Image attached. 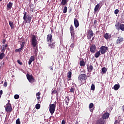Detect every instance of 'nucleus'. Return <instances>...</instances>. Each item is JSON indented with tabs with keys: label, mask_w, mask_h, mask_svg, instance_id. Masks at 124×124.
<instances>
[{
	"label": "nucleus",
	"mask_w": 124,
	"mask_h": 124,
	"mask_svg": "<svg viewBox=\"0 0 124 124\" xmlns=\"http://www.w3.org/2000/svg\"><path fill=\"white\" fill-rule=\"evenodd\" d=\"M105 124V120H103V118H100L96 121L95 124Z\"/></svg>",
	"instance_id": "nucleus-14"
},
{
	"label": "nucleus",
	"mask_w": 124,
	"mask_h": 124,
	"mask_svg": "<svg viewBox=\"0 0 124 124\" xmlns=\"http://www.w3.org/2000/svg\"><path fill=\"white\" fill-rule=\"evenodd\" d=\"M4 107L7 113H11V112H12V107L11 106V104L8 103Z\"/></svg>",
	"instance_id": "nucleus-4"
},
{
	"label": "nucleus",
	"mask_w": 124,
	"mask_h": 124,
	"mask_svg": "<svg viewBox=\"0 0 124 124\" xmlns=\"http://www.w3.org/2000/svg\"><path fill=\"white\" fill-rule=\"evenodd\" d=\"M34 57H37V52H34Z\"/></svg>",
	"instance_id": "nucleus-55"
},
{
	"label": "nucleus",
	"mask_w": 124,
	"mask_h": 124,
	"mask_svg": "<svg viewBox=\"0 0 124 124\" xmlns=\"http://www.w3.org/2000/svg\"><path fill=\"white\" fill-rule=\"evenodd\" d=\"M79 64L80 66H85L86 64L85 63V62L84 61H80L79 62Z\"/></svg>",
	"instance_id": "nucleus-33"
},
{
	"label": "nucleus",
	"mask_w": 124,
	"mask_h": 124,
	"mask_svg": "<svg viewBox=\"0 0 124 124\" xmlns=\"http://www.w3.org/2000/svg\"><path fill=\"white\" fill-rule=\"evenodd\" d=\"M100 7V4L98 3L94 8V12H97L98 11V9H99V7Z\"/></svg>",
	"instance_id": "nucleus-24"
},
{
	"label": "nucleus",
	"mask_w": 124,
	"mask_h": 124,
	"mask_svg": "<svg viewBox=\"0 0 124 124\" xmlns=\"http://www.w3.org/2000/svg\"><path fill=\"white\" fill-rule=\"evenodd\" d=\"M31 44L33 47H35L37 45V40L36 39V36L34 34L31 35Z\"/></svg>",
	"instance_id": "nucleus-3"
},
{
	"label": "nucleus",
	"mask_w": 124,
	"mask_h": 124,
	"mask_svg": "<svg viewBox=\"0 0 124 124\" xmlns=\"http://www.w3.org/2000/svg\"><path fill=\"white\" fill-rule=\"evenodd\" d=\"M94 108H95V107H94V105H93V103H91L89 104V109L91 113H93V110H94Z\"/></svg>",
	"instance_id": "nucleus-15"
},
{
	"label": "nucleus",
	"mask_w": 124,
	"mask_h": 124,
	"mask_svg": "<svg viewBox=\"0 0 124 124\" xmlns=\"http://www.w3.org/2000/svg\"><path fill=\"white\" fill-rule=\"evenodd\" d=\"M87 70L88 72H92V71L93 70V65L90 64L89 66H88Z\"/></svg>",
	"instance_id": "nucleus-21"
},
{
	"label": "nucleus",
	"mask_w": 124,
	"mask_h": 124,
	"mask_svg": "<svg viewBox=\"0 0 124 124\" xmlns=\"http://www.w3.org/2000/svg\"><path fill=\"white\" fill-rule=\"evenodd\" d=\"M107 71V68L103 67V68H102L101 73H102V75L105 74V73H106Z\"/></svg>",
	"instance_id": "nucleus-25"
},
{
	"label": "nucleus",
	"mask_w": 124,
	"mask_h": 124,
	"mask_svg": "<svg viewBox=\"0 0 124 124\" xmlns=\"http://www.w3.org/2000/svg\"><path fill=\"white\" fill-rule=\"evenodd\" d=\"M69 13H71V11H72V8L70 7L68 10Z\"/></svg>",
	"instance_id": "nucleus-49"
},
{
	"label": "nucleus",
	"mask_w": 124,
	"mask_h": 124,
	"mask_svg": "<svg viewBox=\"0 0 124 124\" xmlns=\"http://www.w3.org/2000/svg\"><path fill=\"white\" fill-rule=\"evenodd\" d=\"M80 73L81 74H82V73H86V70H83V71H80Z\"/></svg>",
	"instance_id": "nucleus-52"
},
{
	"label": "nucleus",
	"mask_w": 124,
	"mask_h": 124,
	"mask_svg": "<svg viewBox=\"0 0 124 124\" xmlns=\"http://www.w3.org/2000/svg\"><path fill=\"white\" fill-rule=\"evenodd\" d=\"M124 37L122 36H119L117 38V39L116 41V45H119V44H121V43H123L124 42Z\"/></svg>",
	"instance_id": "nucleus-10"
},
{
	"label": "nucleus",
	"mask_w": 124,
	"mask_h": 124,
	"mask_svg": "<svg viewBox=\"0 0 124 124\" xmlns=\"http://www.w3.org/2000/svg\"><path fill=\"white\" fill-rule=\"evenodd\" d=\"M1 97V95L0 94V98Z\"/></svg>",
	"instance_id": "nucleus-63"
},
{
	"label": "nucleus",
	"mask_w": 124,
	"mask_h": 124,
	"mask_svg": "<svg viewBox=\"0 0 124 124\" xmlns=\"http://www.w3.org/2000/svg\"><path fill=\"white\" fill-rule=\"evenodd\" d=\"M26 77L29 82L30 83H31V84H32V83L34 82L35 79H34V78H33V76H32V75H30V74H27Z\"/></svg>",
	"instance_id": "nucleus-6"
},
{
	"label": "nucleus",
	"mask_w": 124,
	"mask_h": 124,
	"mask_svg": "<svg viewBox=\"0 0 124 124\" xmlns=\"http://www.w3.org/2000/svg\"><path fill=\"white\" fill-rule=\"evenodd\" d=\"M9 24L11 28V30H14V22H13V21H9Z\"/></svg>",
	"instance_id": "nucleus-22"
},
{
	"label": "nucleus",
	"mask_w": 124,
	"mask_h": 124,
	"mask_svg": "<svg viewBox=\"0 0 124 124\" xmlns=\"http://www.w3.org/2000/svg\"><path fill=\"white\" fill-rule=\"evenodd\" d=\"M67 2H68L67 0H62L61 5H65L67 4Z\"/></svg>",
	"instance_id": "nucleus-26"
},
{
	"label": "nucleus",
	"mask_w": 124,
	"mask_h": 124,
	"mask_svg": "<svg viewBox=\"0 0 124 124\" xmlns=\"http://www.w3.org/2000/svg\"><path fill=\"white\" fill-rule=\"evenodd\" d=\"M71 35L72 36V39H74L75 38V32L71 33Z\"/></svg>",
	"instance_id": "nucleus-39"
},
{
	"label": "nucleus",
	"mask_w": 124,
	"mask_h": 124,
	"mask_svg": "<svg viewBox=\"0 0 124 124\" xmlns=\"http://www.w3.org/2000/svg\"><path fill=\"white\" fill-rule=\"evenodd\" d=\"M75 91V88L73 87H71V89H70V93H74V91Z\"/></svg>",
	"instance_id": "nucleus-37"
},
{
	"label": "nucleus",
	"mask_w": 124,
	"mask_h": 124,
	"mask_svg": "<svg viewBox=\"0 0 124 124\" xmlns=\"http://www.w3.org/2000/svg\"><path fill=\"white\" fill-rule=\"evenodd\" d=\"M119 124V121H118V120H116L114 122V124Z\"/></svg>",
	"instance_id": "nucleus-54"
},
{
	"label": "nucleus",
	"mask_w": 124,
	"mask_h": 124,
	"mask_svg": "<svg viewBox=\"0 0 124 124\" xmlns=\"http://www.w3.org/2000/svg\"><path fill=\"white\" fill-rule=\"evenodd\" d=\"M23 20L26 24H30L31 21V16L30 15H27V12L23 13Z\"/></svg>",
	"instance_id": "nucleus-2"
},
{
	"label": "nucleus",
	"mask_w": 124,
	"mask_h": 124,
	"mask_svg": "<svg viewBox=\"0 0 124 124\" xmlns=\"http://www.w3.org/2000/svg\"><path fill=\"white\" fill-rule=\"evenodd\" d=\"M34 53H37V49H35V50Z\"/></svg>",
	"instance_id": "nucleus-58"
},
{
	"label": "nucleus",
	"mask_w": 124,
	"mask_h": 124,
	"mask_svg": "<svg viewBox=\"0 0 124 124\" xmlns=\"http://www.w3.org/2000/svg\"><path fill=\"white\" fill-rule=\"evenodd\" d=\"M1 84H3V81H1Z\"/></svg>",
	"instance_id": "nucleus-60"
},
{
	"label": "nucleus",
	"mask_w": 124,
	"mask_h": 124,
	"mask_svg": "<svg viewBox=\"0 0 124 124\" xmlns=\"http://www.w3.org/2000/svg\"><path fill=\"white\" fill-rule=\"evenodd\" d=\"M97 23V20H95L93 22V26H95V25H96V23Z\"/></svg>",
	"instance_id": "nucleus-47"
},
{
	"label": "nucleus",
	"mask_w": 124,
	"mask_h": 124,
	"mask_svg": "<svg viewBox=\"0 0 124 124\" xmlns=\"http://www.w3.org/2000/svg\"><path fill=\"white\" fill-rule=\"evenodd\" d=\"M94 40V37H93V38H92V40Z\"/></svg>",
	"instance_id": "nucleus-59"
},
{
	"label": "nucleus",
	"mask_w": 124,
	"mask_h": 124,
	"mask_svg": "<svg viewBox=\"0 0 124 124\" xmlns=\"http://www.w3.org/2000/svg\"><path fill=\"white\" fill-rule=\"evenodd\" d=\"M108 47L106 46H102L100 48L99 51L101 54H105V53H106V52H107V51H108Z\"/></svg>",
	"instance_id": "nucleus-7"
},
{
	"label": "nucleus",
	"mask_w": 124,
	"mask_h": 124,
	"mask_svg": "<svg viewBox=\"0 0 124 124\" xmlns=\"http://www.w3.org/2000/svg\"><path fill=\"white\" fill-rule=\"evenodd\" d=\"M16 124H21V121H20V119L18 118L16 120Z\"/></svg>",
	"instance_id": "nucleus-41"
},
{
	"label": "nucleus",
	"mask_w": 124,
	"mask_h": 124,
	"mask_svg": "<svg viewBox=\"0 0 124 124\" xmlns=\"http://www.w3.org/2000/svg\"><path fill=\"white\" fill-rule=\"evenodd\" d=\"M20 97V96L18 94H16L14 96L15 99H19V98Z\"/></svg>",
	"instance_id": "nucleus-40"
},
{
	"label": "nucleus",
	"mask_w": 124,
	"mask_h": 124,
	"mask_svg": "<svg viewBox=\"0 0 124 124\" xmlns=\"http://www.w3.org/2000/svg\"><path fill=\"white\" fill-rule=\"evenodd\" d=\"M0 1H2V0H0Z\"/></svg>",
	"instance_id": "nucleus-64"
},
{
	"label": "nucleus",
	"mask_w": 124,
	"mask_h": 124,
	"mask_svg": "<svg viewBox=\"0 0 124 124\" xmlns=\"http://www.w3.org/2000/svg\"><path fill=\"white\" fill-rule=\"evenodd\" d=\"M110 116V114L108 112H106L103 114L102 118L101 119H103V120H106V119H108L109 118V116Z\"/></svg>",
	"instance_id": "nucleus-17"
},
{
	"label": "nucleus",
	"mask_w": 124,
	"mask_h": 124,
	"mask_svg": "<svg viewBox=\"0 0 124 124\" xmlns=\"http://www.w3.org/2000/svg\"><path fill=\"white\" fill-rule=\"evenodd\" d=\"M65 123H66L65 120H62L61 124H65Z\"/></svg>",
	"instance_id": "nucleus-50"
},
{
	"label": "nucleus",
	"mask_w": 124,
	"mask_h": 124,
	"mask_svg": "<svg viewBox=\"0 0 124 124\" xmlns=\"http://www.w3.org/2000/svg\"><path fill=\"white\" fill-rule=\"evenodd\" d=\"M115 27L117 28V29H119V28L120 30L124 31V24H122L120 22H117L115 24Z\"/></svg>",
	"instance_id": "nucleus-9"
},
{
	"label": "nucleus",
	"mask_w": 124,
	"mask_h": 124,
	"mask_svg": "<svg viewBox=\"0 0 124 124\" xmlns=\"http://www.w3.org/2000/svg\"><path fill=\"white\" fill-rule=\"evenodd\" d=\"M66 12H67V7H66V6H65L63 9V13H66Z\"/></svg>",
	"instance_id": "nucleus-34"
},
{
	"label": "nucleus",
	"mask_w": 124,
	"mask_h": 124,
	"mask_svg": "<svg viewBox=\"0 0 124 124\" xmlns=\"http://www.w3.org/2000/svg\"><path fill=\"white\" fill-rule=\"evenodd\" d=\"M47 42H51L53 41V35L52 34H48L46 37Z\"/></svg>",
	"instance_id": "nucleus-13"
},
{
	"label": "nucleus",
	"mask_w": 124,
	"mask_h": 124,
	"mask_svg": "<svg viewBox=\"0 0 124 124\" xmlns=\"http://www.w3.org/2000/svg\"><path fill=\"white\" fill-rule=\"evenodd\" d=\"M91 90V91H94V90H95V86H94V84H92Z\"/></svg>",
	"instance_id": "nucleus-35"
},
{
	"label": "nucleus",
	"mask_w": 124,
	"mask_h": 124,
	"mask_svg": "<svg viewBox=\"0 0 124 124\" xmlns=\"http://www.w3.org/2000/svg\"><path fill=\"white\" fill-rule=\"evenodd\" d=\"M74 25L76 29H77L79 27V21L77 18H74Z\"/></svg>",
	"instance_id": "nucleus-19"
},
{
	"label": "nucleus",
	"mask_w": 124,
	"mask_h": 124,
	"mask_svg": "<svg viewBox=\"0 0 124 124\" xmlns=\"http://www.w3.org/2000/svg\"><path fill=\"white\" fill-rule=\"evenodd\" d=\"M40 98H41V97H40V96H38V97H37V99L38 100H39V99H40Z\"/></svg>",
	"instance_id": "nucleus-56"
},
{
	"label": "nucleus",
	"mask_w": 124,
	"mask_h": 124,
	"mask_svg": "<svg viewBox=\"0 0 124 124\" xmlns=\"http://www.w3.org/2000/svg\"><path fill=\"white\" fill-rule=\"evenodd\" d=\"M40 94H41V93H40V92H38L37 93H36V95L37 96H40Z\"/></svg>",
	"instance_id": "nucleus-51"
},
{
	"label": "nucleus",
	"mask_w": 124,
	"mask_h": 124,
	"mask_svg": "<svg viewBox=\"0 0 124 124\" xmlns=\"http://www.w3.org/2000/svg\"><path fill=\"white\" fill-rule=\"evenodd\" d=\"M24 47H25V42H22L21 44V48H22V49L24 48Z\"/></svg>",
	"instance_id": "nucleus-42"
},
{
	"label": "nucleus",
	"mask_w": 124,
	"mask_h": 124,
	"mask_svg": "<svg viewBox=\"0 0 124 124\" xmlns=\"http://www.w3.org/2000/svg\"><path fill=\"white\" fill-rule=\"evenodd\" d=\"M3 86L4 87H7V82H6V81L4 82V84H3Z\"/></svg>",
	"instance_id": "nucleus-48"
},
{
	"label": "nucleus",
	"mask_w": 124,
	"mask_h": 124,
	"mask_svg": "<svg viewBox=\"0 0 124 124\" xmlns=\"http://www.w3.org/2000/svg\"><path fill=\"white\" fill-rule=\"evenodd\" d=\"M2 94V90L0 91V95H1Z\"/></svg>",
	"instance_id": "nucleus-57"
},
{
	"label": "nucleus",
	"mask_w": 124,
	"mask_h": 124,
	"mask_svg": "<svg viewBox=\"0 0 124 124\" xmlns=\"http://www.w3.org/2000/svg\"><path fill=\"white\" fill-rule=\"evenodd\" d=\"M104 37L105 38V39L108 40V39H109V38L112 37V36L111 34H109V33H106L104 35Z\"/></svg>",
	"instance_id": "nucleus-18"
},
{
	"label": "nucleus",
	"mask_w": 124,
	"mask_h": 124,
	"mask_svg": "<svg viewBox=\"0 0 124 124\" xmlns=\"http://www.w3.org/2000/svg\"><path fill=\"white\" fill-rule=\"evenodd\" d=\"M100 56V51H97L95 53V58H98Z\"/></svg>",
	"instance_id": "nucleus-29"
},
{
	"label": "nucleus",
	"mask_w": 124,
	"mask_h": 124,
	"mask_svg": "<svg viewBox=\"0 0 124 124\" xmlns=\"http://www.w3.org/2000/svg\"><path fill=\"white\" fill-rule=\"evenodd\" d=\"M90 51L91 52V53H95V51H96V46H95V45L93 44L91 46Z\"/></svg>",
	"instance_id": "nucleus-12"
},
{
	"label": "nucleus",
	"mask_w": 124,
	"mask_h": 124,
	"mask_svg": "<svg viewBox=\"0 0 124 124\" xmlns=\"http://www.w3.org/2000/svg\"><path fill=\"white\" fill-rule=\"evenodd\" d=\"M9 102H10V100L8 101V103H10Z\"/></svg>",
	"instance_id": "nucleus-62"
},
{
	"label": "nucleus",
	"mask_w": 124,
	"mask_h": 124,
	"mask_svg": "<svg viewBox=\"0 0 124 124\" xmlns=\"http://www.w3.org/2000/svg\"><path fill=\"white\" fill-rule=\"evenodd\" d=\"M35 108L36 109H37V110H38V109H40V104H37L35 105Z\"/></svg>",
	"instance_id": "nucleus-36"
},
{
	"label": "nucleus",
	"mask_w": 124,
	"mask_h": 124,
	"mask_svg": "<svg viewBox=\"0 0 124 124\" xmlns=\"http://www.w3.org/2000/svg\"><path fill=\"white\" fill-rule=\"evenodd\" d=\"M22 50H23V48L22 47H20L18 49H16L15 50V52H21V51H22Z\"/></svg>",
	"instance_id": "nucleus-38"
},
{
	"label": "nucleus",
	"mask_w": 124,
	"mask_h": 124,
	"mask_svg": "<svg viewBox=\"0 0 124 124\" xmlns=\"http://www.w3.org/2000/svg\"><path fill=\"white\" fill-rule=\"evenodd\" d=\"M49 112L51 115H53L55 113V110H56V104H52L49 105Z\"/></svg>",
	"instance_id": "nucleus-5"
},
{
	"label": "nucleus",
	"mask_w": 124,
	"mask_h": 124,
	"mask_svg": "<svg viewBox=\"0 0 124 124\" xmlns=\"http://www.w3.org/2000/svg\"><path fill=\"white\" fill-rule=\"evenodd\" d=\"M78 81L81 83L82 85L86 83V80H87V75L85 74H81L78 76Z\"/></svg>",
	"instance_id": "nucleus-1"
},
{
	"label": "nucleus",
	"mask_w": 124,
	"mask_h": 124,
	"mask_svg": "<svg viewBox=\"0 0 124 124\" xmlns=\"http://www.w3.org/2000/svg\"><path fill=\"white\" fill-rule=\"evenodd\" d=\"M120 84H115L114 86V89L115 91H118V90H119V89H120Z\"/></svg>",
	"instance_id": "nucleus-27"
},
{
	"label": "nucleus",
	"mask_w": 124,
	"mask_h": 124,
	"mask_svg": "<svg viewBox=\"0 0 124 124\" xmlns=\"http://www.w3.org/2000/svg\"><path fill=\"white\" fill-rule=\"evenodd\" d=\"M70 33H74V27L73 25H71L70 27Z\"/></svg>",
	"instance_id": "nucleus-28"
},
{
	"label": "nucleus",
	"mask_w": 124,
	"mask_h": 124,
	"mask_svg": "<svg viewBox=\"0 0 124 124\" xmlns=\"http://www.w3.org/2000/svg\"><path fill=\"white\" fill-rule=\"evenodd\" d=\"M75 46V44H74V43H73L71 44L70 47H71V48L73 49V48H74Z\"/></svg>",
	"instance_id": "nucleus-44"
},
{
	"label": "nucleus",
	"mask_w": 124,
	"mask_h": 124,
	"mask_svg": "<svg viewBox=\"0 0 124 124\" xmlns=\"http://www.w3.org/2000/svg\"><path fill=\"white\" fill-rule=\"evenodd\" d=\"M7 47H8V44L2 45V49H1V52L2 53H4V52H5V50H6V48H7Z\"/></svg>",
	"instance_id": "nucleus-20"
},
{
	"label": "nucleus",
	"mask_w": 124,
	"mask_h": 124,
	"mask_svg": "<svg viewBox=\"0 0 124 124\" xmlns=\"http://www.w3.org/2000/svg\"><path fill=\"white\" fill-rule=\"evenodd\" d=\"M56 93H57V90H53L52 91V93H51V94H56Z\"/></svg>",
	"instance_id": "nucleus-43"
},
{
	"label": "nucleus",
	"mask_w": 124,
	"mask_h": 124,
	"mask_svg": "<svg viewBox=\"0 0 124 124\" xmlns=\"http://www.w3.org/2000/svg\"><path fill=\"white\" fill-rule=\"evenodd\" d=\"M17 62L19 64H20V65H23V62H21L20 60H18Z\"/></svg>",
	"instance_id": "nucleus-45"
},
{
	"label": "nucleus",
	"mask_w": 124,
	"mask_h": 124,
	"mask_svg": "<svg viewBox=\"0 0 124 124\" xmlns=\"http://www.w3.org/2000/svg\"><path fill=\"white\" fill-rule=\"evenodd\" d=\"M48 44L49 48L51 49V50H54L56 48V46H57L55 42H49Z\"/></svg>",
	"instance_id": "nucleus-8"
},
{
	"label": "nucleus",
	"mask_w": 124,
	"mask_h": 124,
	"mask_svg": "<svg viewBox=\"0 0 124 124\" xmlns=\"http://www.w3.org/2000/svg\"><path fill=\"white\" fill-rule=\"evenodd\" d=\"M34 61H35V57H34V55L31 56L30 59L29 60V62H28V64L29 65H31V63L32 62H34Z\"/></svg>",
	"instance_id": "nucleus-16"
},
{
	"label": "nucleus",
	"mask_w": 124,
	"mask_h": 124,
	"mask_svg": "<svg viewBox=\"0 0 124 124\" xmlns=\"http://www.w3.org/2000/svg\"><path fill=\"white\" fill-rule=\"evenodd\" d=\"M119 11L118 9H116L114 11V14H115L116 15H117V14H118V13H119Z\"/></svg>",
	"instance_id": "nucleus-46"
},
{
	"label": "nucleus",
	"mask_w": 124,
	"mask_h": 124,
	"mask_svg": "<svg viewBox=\"0 0 124 124\" xmlns=\"http://www.w3.org/2000/svg\"><path fill=\"white\" fill-rule=\"evenodd\" d=\"M69 101H70V99H69V97H66L65 104L66 105H68V103H69Z\"/></svg>",
	"instance_id": "nucleus-32"
},
{
	"label": "nucleus",
	"mask_w": 124,
	"mask_h": 124,
	"mask_svg": "<svg viewBox=\"0 0 124 124\" xmlns=\"http://www.w3.org/2000/svg\"><path fill=\"white\" fill-rule=\"evenodd\" d=\"M72 75V72H71V71H69L67 73V76L69 78V79H71Z\"/></svg>",
	"instance_id": "nucleus-31"
},
{
	"label": "nucleus",
	"mask_w": 124,
	"mask_h": 124,
	"mask_svg": "<svg viewBox=\"0 0 124 124\" xmlns=\"http://www.w3.org/2000/svg\"><path fill=\"white\" fill-rule=\"evenodd\" d=\"M6 42V40L5 39H3L2 41L3 44H4Z\"/></svg>",
	"instance_id": "nucleus-53"
},
{
	"label": "nucleus",
	"mask_w": 124,
	"mask_h": 124,
	"mask_svg": "<svg viewBox=\"0 0 124 124\" xmlns=\"http://www.w3.org/2000/svg\"><path fill=\"white\" fill-rule=\"evenodd\" d=\"M12 5H13V3L9 2L7 5V9H11L12 8Z\"/></svg>",
	"instance_id": "nucleus-23"
},
{
	"label": "nucleus",
	"mask_w": 124,
	"mask_h": 124,
	"mask_svg": "<svg viewBox=\"0 0 124 124\" xmlns=\"http://www.w3.org/2000/svg\"><path fill=\"white\" fill-rule=\"evenodd\" d=\"M5 56V54L4 52H2L0 54V60H2L4 57Z\"/></svg>",
	"instance_id": "nucleus-30"
},
{
	"label": "nucleus",
	"mask_w": 124,
	"mask_h": 124,
	"mask_svg": "<svg viewBox=\"0 0 124 124\" xmlns=\"http://www.w3.org/2000/svg\"><path fill=\"white\" fill-rule=\"evenodd\" d=\"M51 70H53V68H51Z\"/></svg>",
	"instance_id": "nucleus-61"
},
{
	"label": "nucleus",
	"mask_w": 124,
	"mask_h": 124,
	"mask_svg": "<svg viewBox=\"0 0 124 124\" xmlns=\"http://www.w3.org/2000/svg\"><path fill=\"white\" fill-rule=\"evenodd\" d=\"M87 38L88 39H91L92 37L93 36V31L92 30H90L87 31Z\"/></svg>",
	"instance_id": "nucleus-11"
}]
</instances>
